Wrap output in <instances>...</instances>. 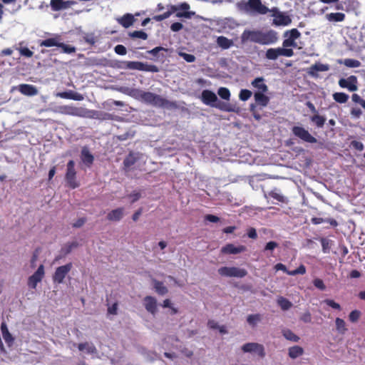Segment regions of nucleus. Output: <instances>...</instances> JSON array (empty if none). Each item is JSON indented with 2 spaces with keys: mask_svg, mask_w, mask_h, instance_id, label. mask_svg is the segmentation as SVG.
Returning <instances> with one entry per match:
<instances>
[{
  "mask_svg": "<svg viewBox=\"0 0 365 365\" xmlns=\"http://www.w3.org/2000/svg\"><path fill=\"white\" fill-rule=\"evenodd\" d=\"M351 145L354 149L360 151L363 150L364 148V144L361 142L357 140H353L351 143Z\"/></svg>",
  "mask_w": 365,
  "mask_h": 365,
  "instance_id": "64",
  "label": "nucleus"
},
{
  "mask_svg": "<svg viewBox=\"0 0 365 365\" xmlns=\"http://www.w3.org/2000/svg\"><path fill=\"white\" fill-rule=\"evenodd\" d=\"M251 85L256 89L255 93H267L268 87L264 83V78L263 77H257L255 78L252 82Z\"/></svg>",
  "mask_w": 365,
  "mask_h": 365,
  "instance_id": "19",
  "label": "nucleus"
},
{
  "mask_svg": "<svg viewBox=\"0 0 365 365\" xmlns=\"http://www.w3.org/2000/svg\"><path fill=\"white\" fill-rule=\"evenodd\" d=\"M19 91L21 93L28 96H34L38 93L37 88L34 86L30 84L19 85Z\"/></svg>",
  "mask_w": 365,
  "mask_h": 365,
  "instance_id": "21",
  "label": "nucleus"
},
{
  "mask_svg": "<svg viewBox=\"0 0 365 365\" xmlns=\"http://www.w3.org/2000/svg\"><path fill=\"white\" fill-rule=\"evenodd\" d=\"M310 119L318 128H322L326 121V118L324 116L318 114L312 116Z\"/></svg>",
  "mask_w": 365,
  "mask_h": 365,
  "instance_id": "43",
  "label": "nucleus"
},
{
  "mask_svg": "<svg viewBox=\"0 0 365 365\" xmlns=\"http://www.w3.org/2000/svg\"><path fill=\"white\" fill-rule=\"evenodd\" d=\"M114 51L117 54L120 56H124L127 53L126 48L121 44L115 46L114 48Z\"/></svg>",
  "mask_w": 365,
  "mask_h": 365,
  "instance_id": "59",
  "label": "nucleus"
},
{
  "mask_svg": "<svg viewBox=\"0 0 365 365\" xmlns=\"http://www.w3.org/2000/svg\"><path fill=\"white\" fill-rule=\"evenodd\" d=\"M168 7L170 9L171 14L176 13L178 18L190 19L195 15V12L189 11L190 5L186 2H182L176 5H169Z\"/></svg>",
  "mask_w": 365,
  "mask_h": 365,
  "instance_id": "4",
  "label": "nucleus"
},
{
  "mask_svg": "<svg viewBox=\"0 0 365 365\" xmlns=\"http://www.w3.org/2000/svg\"><path fill=\"white\" fill-rule=\"evenodd\" d=\"M81 159L86 165L90 167L93 164L94 158L89 151L88 148L83 147L81 153Z\"/></svg>",
  "mask_w": 365,
  "mask_h": 365,
  "instance_id": "23",
  "label": "nucleus"
},
{
  "mask_svg": "<svg viewBox=\"0 0 365 365\" xmlns=\"http://www.w3.org/2000/svg\"><path fill=\"white\" fill-rule=\"evenodd\" d=\"M336 328L339 333L344 334L347 329L346 327L345 322L341 318H336L335 320Z\"/></svg>",
  "mask_w": 365,
  "mask_h": 365,
  "instance_id": "42",
  "label": "nucleus"
},
{
  "mask_svg": "<svg viewBox=\"0 0 365 365\" xmlns=\"http://www.w3.org/2000/svg\"><path fill=\"white\" fill-rule=\"evenodd\" d=\"M129 95L136 100L158 108H168L172 103L160 95L140 89H131Z\"/></svg>",
  "mask_w": 365,
  "mask_h": 365,
  "instance_id": "1",
  "label": "nucleus"
},
{
  "mask_svg": "<svg viewBox=\"0 0 365 365\" xmlns=\"http://www.w3.org/2000/svg\"><path fill=\"white\" fill-rule=\"evenodd\" d=\"M219 96L225 101H229L230 99L231 93L230 90L225 87H220L217 90Z\"/></svg>",
  "mask_w": 365,
  "mask_h": 365,
  "instance_id": "40",
  "label": "nucleus"
},
{
  "mask_svg": "<svg viewBox=\"0 0 365 365\" xmlns=\"http://www.w3.org/2000/svg\"><path fill=\"white\" fill-rule=\"evenodd\" d=\"M300 320L304 323H310L312 322V315L309 311L303 313L300 317Z\"/></svg>",
  "mask_w": 365,
  "mask_h": 365,
  "instance_id": "61",
  "label": "nucleus"
},
{
  "mask_svg": "<svg viewBox=\"0 0 365 365\" xmlns=\"http://www.w3.org/2000/svg\"><path fill=\"white\" fill-rule=\"evenodd\" d=\"M345 14L343 13H330L327 15V19L329 21L340 22L343 21Z\"/></svg>",
  "mask_w": 365,
  "mask_h": 365,
  "instance_id": "35",
  "label": "nucleus"
},
{
  "mask_svg": "<svg viewBox=\"0 0 365 365\" xmlns=\"http://www.w3.org/2000/svg\"><path fill=\"white\" fill-rule=\"evenodd\" d=\"M143 71L157 73L159 71V69L155 65L145 63Z\"/></svg>",
  "mask_w": 365,
  "mask_h": 365,
  "instance_id": "60",
  "label": "nucleus"
},
{
  "mask_svg": "<svg viewBox=\"0 0 365 365\" xmlns=\"http://www.w3.org/2000/svg\"><path fill=\"white\" fill-rule=\"evenodd\" d=\"M294 55V51L292 48L287 47L270 48L267 50L265 53V58L268 60L274 61L279 56L291 57Z\"/></svg>",
  "mask_w": 365,
  "mask_h": 365,
  "instance_id": "6",
  "label": "nucleus"
},
{
  "mask_svg": "<svg viewBox=\"0 0 365 365\" xmlns=\"http://www.w3.org/2000/svg\"><path fill=\"white\" fill-rule=\"evenodd\" d=\"M246 250V247L244 245L235 246L233 244H227L222 247L221 252L223 254L236 255L243 252Z\"/></svg>",
  "mask_w": 365,
  "mask_h": 365,
  "instance_id": "18",
  "label": "nucleus"
},
{
  "mask_svg": "<svg viewBox=\"0 0 365 365\" xmlns=\"http://www.w3.org/2000/svg\"><path fill=\"white\" fill-rule=\"evenodd\" d=\"M75 163L73 160H69L67 163V170L66 173V180L71 188H76L78 186L76 182Z\"/></svg>",
  "mask_w": 365,
  "mask_h": 365,
  "instance_id": "13",
  "label": "nucleus"
},
{
  "mask_svg": "<svg viewBox=\"0 0 365 365\" xmlns=\"http://www.w3.org/2000/svg\"><path fill=\"white\" fill-rule=\"evenodd\" d=\"M216 43L222 49H228L234 45V42L232 39H229L223 36H218Z\"/></svg>",
  "mask_w": 365,
  "mask_h": 365,
  "instance_id": "26",
  "label": "nucleus"
},
{
  "mask_svg": "<svg viewBox=\"0 0 365 365\" xmlns=\"http://www.w3.org/2000/svg\"><path fill=\"white\" fill-rule=\"evenodd\" d=\"M261 31L246 29L241 35L242 43L247 41L259 43Z\"/></svg>",
  "mask_w": 365,
  "mask_h": 365,
  "instance_id": "16",
  "label": "nucleus"
},
{
  "mask_svg": "<svg viewBox=\"0 0 365 365\" xmlns=\"http://www.w3.org/2000/svg\"><path fill=\"white\" fill-rule=\"evenodd\" d=\"M304 354V349L302 347L299 346H293L289 348L288 349V354L289 356L292 359H295L298 358L299 356H302Z\"/></svg>",
  "mask_w": 365,
  "mask_h": 365,
  "instance_id": "32",
  "label": "nucleus"
},
{
  "mask_svg": "<svg viewBox=\"0 0 365 365\" xmlns=\"http://www.w3.org/2000/svg\"><path fill=\"white\" fill-rule=\"evenodd\" d=\"M361 315V312L358 310H354L350 312L349 315V320L351 322H356L359 320Z\"/></svg>",
  "mask_w": 365,
  "mask_h": 365,
  "instance_id": "55",
  "label": "nucleus"
},
{
  "mask_svg": "<svg viewBox=\"0 0 365 365\" xmlns=\"http://www.w3.org/2000/svg\"><path fill=\"white\" fill-rule=\"evenodd\" d=\"M124 215V209L119 207L111 210L107 215V219L110 221H120Z\"/></svg>",
  "mask_w": 365,
  "mask_h": 365,
  "instance_id": "24",
  "label": "nucleus"
},
{
  "mask_svg": "<svg viewBox=\"0 0 365 365\" xmlns=\"http://www.w3.org/2000/svg\"><path fill=\"white\" fill-rule=\"evenodd\" d=\"M72 264L68 263L65 265L60 266L56 268L53 275V281L54 283L61 284L63 282L66 276L68 274V272L72 269Z\"/></svg>",
  "mask_w": 365,
  "mask_h": 365,
  "instance_id": "11",
  "label": "nucleus"
},
{
  "mask_svg": "<svg viewBox=\"0 0 365 365\" xmlns=\"http://www.w3.org/2000/svg\"><path fill=\"white\" fill-rule=\"evenodd\" d=\"M279 244L274 241L268 242L264 248V252H270V256H272V252L278 247Z\"/></svg>",
  "mask_w": 365,
  "mask_h": 365,
  "instance_id": "48",
  "label": "nucleus"
},
{
  "mask_svg": "<svg viewBox=\"0 0 365 365\" xmlns=\"http://www.w3.org/2000/svg\"><path fill=\"white\" fill-rule=\"evenodd\" d=\"M322 251L324 253H329L331 250V241L327 238L322 237L321 240Z\"/></svg>",
  "mask_w": 365,
  "mask_h": 365,
  "instance_id": "47",
  "label": "nucleus"
},
{
  "mask_svg": "<svg viewBox=\"0 0 365 365\" xmlns=\"http://www.w3.org/2000/svg\"><path fill=\"white\" fill-rule=\"evenodd\" d=\"M129 36L131 38H138L143 40L147 39L148 34L143 31H135L129 34Z\"/></svg>",
  "mask_w": 365,
  "mask_h": 365,
  "instance_id": "49",
  "label": "nucleus"
},
{
  "mask_svg": "<svg viewBox=\"0 0 365 365\" xmlns=\"http://www.w3.org/2000/svg\"><path fill=\"white\" fill-rule=\"evenodd\" d=\"M277 304L284 311L289 309L292 306L291 302H289L288 299L282 297L278 298Z\"/></svg>",
  "mask_w": 365,
  "mask_h": 365,
  "instance_id": "39",
  "label": "nucleus"
},
{
  "mask_svg": "<svg viewBox=\"0 0 365 365\" xmlns=\"http://www.w3.org/2000/svg\"><path fill=\"white\" fill-rule=\"evenodd\" d=\"M51 7L53 11H59L66 8V3L63 0H51Z\"/></svg>",
  "mask_w": 365,
  "mask_h": 365,
  "instance_id": "36",
  "label": "nucleus"
},
{
  "mask_svg": "<svg viewBox=\"0 0 365 365\" xmlns=\"http://www.w3.org/2000/svg\"><path fill=\"white\" fill-rule=\"evenodd\" d=\"M171 16V12L170 9L166 11L165 13L160 14V15H156L153 17V19L156 21H161L163 20H165L168 18H169Z\"/></svg>",
  "mask_w": 365,
  "mask_h": 365,
  "instance_id": "53",
  "label": "nucleus"
},
{
  "mask_svg": "<svg viewBox=\"0 0 365 365\" xmlns=\"http://www.w3.org/2000/svg\"><path fill=\"white\" fill-rule=\"evenodd\" d=\"M252 93L247 89H242L239 94V98L242 101H246L252 96Z\"/></svg>",
  "mask_w": 365,
  "mask_h": 365,
  "instance_id": "50",
  "label": "nucleus"
},
{
  "mask_svg": "<svg viewBox=\"0 0 365 365\" xmlns=\"http://www.w3.org/2000/svg\"><path fill=\"white\" fill-rule=\"evenodd\" d=\"M261 321V316L259 314H250L247 317V323L255 327Z\"/></svg>",
  "mask_w": 365,
  "mask_h": 365,
  "instance_id": "41",
  "label": "nucleus"
},
{
  "mask_svg": "<svg viewBox=\"0 0 365 365\" xmlns=\"http://www.w3.org/2000/svg\"><path fill=\"white\" fill-rule=\"evenodd\" d=\"M44 266L41 264L37 270L29 277L28 279V287L31 289H36L38 283L41 282L44 277Z\"/></svg>",
  "mask_w": 365,
  "mask_h": 365,
  "instance_id": "12",
  "label": "nucleus"
},
{
  "mask_svg": "<svg viewBox=\"0 0 365 365\" xmlns=\"http://www.w3.org/2000/svg\"><path fill=\"white\" fill-rule=\"evenodd\" d=\"M300 32L297 29H292L290 31H287L284 33L285 37H288L295 41L300 37Z\"/></svg>",
  "mask_w": 365,
  "mask_h": 365,
  "instance_id": "46",
  "label": "nucleus"
},
{
  "mask_svg": "<svg viewBox=\"0 0 365 365\" xmlns=\"http://www.w3.org/2000/svg\"><path fill=\"white\" fill-rule=\"evenodd\" d=\"M56 96L60 97L61 98L71 100L72 91H65V92L58 93H56Z\"/></svg>",
  "mask_w": 365,
  "mask_h": 365,
  "instance_id": "63",
  "label": "nucleus"
},
{
  "mask_svg": "<svg viewBox=\"0 0 365 365\" xmlns=\"http://www.w3.org/2000/svg\"><path fill=\"white\" fill-rule=\"evenodd\" d=\"M56 112L63 115H68L72 116H78L81 118H96L97 113L93 111H89L88 109L83 108H77L72 106H59Z\"/></svg>",
  "mask_w": 365,
  "mask_h": 365,
  "instance_id": "3",
  "label": "nucleus"
},
{
  "mask_svg": "<svg viewBox=\"0 0 365 365\" xmlns=\"http://www.w3.org/2000/svg\"><path fill=\"white\" fill-rule=\"evenodd\" d=\"M266 93H255L254 98L255 102L262 106L265 107L268 105L269 102V98L265 95Z\"/></svg>",
  "mask_w": 365,
  "mask_h": 365,
  "instance_id": "28",
  "label": "nucleus"
},
{
  "mask_svg": "<svg viewBox=\"0 0 365 365\" xmlns=\"http://www.w3.org/2000/svg\"><path fill=\"white\" fill-rule=\"evenodd\" d=\"M89 111H93V112L97 113L98 117L93 118V119H101V120H113L114 119L113 115L108 113H103V112H99V111L94 110H89Z\"/></svg>",
  "mask_w": 365,
  "mask_h": 365,
  "instance_id": "45",
  "label": "nucleus"
},
{
  "mask_svg": "<svg viewBox=\"0 0 365 365\" xmlns=\"http://www.w3.org/2000/svg\"><path fill=\"white\" fill-rule=\"evenodd\" d=\"M269 13L273 17V24L275 26H287L291 22V18L286 14L279 11L277 8H272L270 9Z\"/></svg>",
  "mask_w": 365,
  "mask_h": 365,
  "instance_id": "9",
  "label": "nucleus"
},
{
  "mask_svg": "<svg viewBox=\"0 0 365 365\" xmlns=\"http://www.w3.org/2000/svg\"><path fill=\"white\" fill-rule=\"evenodd\" d=\"M328 64H323L322 63H316L310 67L309 74L312 76H317V73L319 71H327L329 70Z\"/></svg>",
  "mask_w": 365,
  "mask_h": 365,
  "instance_id": "27",
  "label": "nucleus"
},
{
  "mask_svg": "<svg viewBox=\"0 0 365 365\" xmlns=\"http://www.w3.org/2000/svg\"><path fill=\"white\" fill-rule=\"evenodd\" d=\"M20 54L23 56L30 58L33 56V52L30 51L27 47H20L18 48Z\"/></svg>",
  "mask_w": 365,
  "mask_h": 365,
  "instance_id": "58",
  "label": "nucleus"
},
{
  "mask_svg": "<svg viewBox=\"0 0 365 365\" xmlns=\"http://www.w3.org/2000/svg\"><path fill=\"white\" fill-rule=\"evenodd\" d=\"M201 100L204 104L217 108L222 111H235V107L234 106L229 103L219 101L217 95L210 90H204L202 92Z\"/></svg>",
  "mask_w": 365,
  "mask_h": 365,
  "instance_id": "2",
  "label": "nucleus"
},
{
  "mask_svg": "<svg viewBox=\"0 0 365 365\" xmlns=\"http://www.w3.org/2000/svg\"><path fill=\"white\" fill-rule=\"evenodd\" d=\"M58 47L61 48L63 50V52L66 53H71L75 52V51H76L74 47L68 46L61 42H60V45Z\"/></svg>",
  "mask_w": 365,
  "mask_h": 365,
  "instance_id": "56",
  "label": "nucleus"
},
{
  "mask_svg": "<svg viewBox=\"0 0 365 365\" xmlns=\"http://www.w3.org/2000/svg\"><path fill=\"white\" fill-rule=\"evenodd\" d=\"M286 38H285L282 42V46L287 47L288 48H290L289 47L296 48L297 46V44L295 41H294L288 37H286Z\"/></svg>",
  "mask_w": 365,
  "mask_h": 365,
  "instance_id": "52",
  "label": "nucleus"
},
{
  "mask_svg": "<svg viewBox=\"0 0 365 365\" xmlns=\"http://www.w3.org/2000/svg\"><path fill=\"white\" fill-rule=\"evenodd\" d=\"M125 66L123 68L130 69L143 71L144 70L145 63L140 61H125L124 62Z\"/></svg>",
  "mask_w": 365,
  "mask_h": 365,
  "instance_id": "33",
  "label": "nucleus"
},
{
  "mask_svg": "<svg viewBox=\"0 0 365 365\" xmlns=\"http://www.w3.org/2000/svg\"><path fill=\"white\" fill-rule=\"evenodd\" d=\"M143 305L145 309L153 315L157 313L158 304L157 300L154 297L150 296L145 297L143 299Z\"/></svg>",
  "mask_w": 365,
  "mask_h": 365,
  "instance_id": "17",
  "label": "nucleus"
},
{
  "mask_svg": "<svg viewBox=\"0 0 365 365\" xmlns=\"http://www.w3.org/2000/svg\"><path fill=\"white\" fill-rule=\"evenodd\" d=\"M324 303H325L327 305H328L329 307H330L333 309H338V310L341 309L340 304L336 303V302H334L333 299H327L324 300Z\"/></svg>",
  "mask_w": 365,
  "mask_h": 365,
  "instance_id": "57",
  "label": "nucleus"
},
{
  "mask_svg": "<svg viewBox=\"0 0 365 365\" xmlns=\"http://www.w3.org/2000/svg\"><path fill=\"white\" fill-rule=\"evenodd\" d=\"M138 159V154L130 153L123 161L124 170L127 172L136 163Z\"/></svg>",
  "mask_w": 365,
  "mask_h": 365,
  "instance_id": "25",
  "label": "nucleus"
},
{
  "mask_svg": "<svg viewBox=\"0 0 365 365\" xmlns=\"http://www.w3.org/2000/svg\"><path fill=\"white\" fill-rule=\"evenodd\" d=\"M1 330L2 332L3 339L8 346H11L13 344L14 338L9 333L6 324L3 322L1 325Z\"/></svg>",
  "mask_w": 365,
  "mask_h": 365,
  "instance_id": "29",
  "label": "nucleus"
},
{
  "mask_svg": "<svg viewBox=\"0 0 365 365\" xmlns=\"http://www.w3.org/2000/svg\"><path fill=\"white\" fill-rule=\"evenodd\" d=\"M218 273L222 277L242 278L247 274L245 269L237 267H222L218 269Z\"/></svg>",
  "mask_w": 365,
  "mask_h": 365,
  "instance_id": "7",
  "label": "nucleus"
},
{
  "mask_svg": "<svg viewBox=\"0 0 365 365\" xmlns=\"http://www.w3.org/2000/svg\"><path fill=\"white\" fill-rule=\"evenodd\" d=\"M333 99L339 103H345L349 100V95L342 92H336L332 95Z\"/></svg>",
  "mask_w": 365,
  "mask_h": 365,
  "instance_id": "34",
  "label": "nucleus"
},
{
  "mask_svg": "<svg viewBox=\"0 0 365 365\" xmlns=\"http://www.w3.org/2000/svg\"><path fill=\"white\" fill-rule=\"evenodd\" d=\"M348 68H359L361 63L359 61L353 58H345L343 61L340 62Z\"/></svg>",
  "mask_w": 365,
  "mask_h": 365,
  "instance_id": "38",
  "label": "nucleus"
},
{
  "mask_svg": "<svg viewBox=\"0 0 365 365\" xmlns=\"http://www.w3.org/2000/svg\"><path fill=\"white\" fill-rule=\"evenodd\" d=\"M282 335L286 339L291 341L297 342L299 340V337L289 329L283 330Z\"/></svg>",
  "mask_w": 365,
  "mask_h": 365,
  "instance_id": "37",
  "label": "nucleus"
},
{
  "mask_svg": "<svg viewBox=\"0 0 365 365\" xmlns=\"http://www.w3.org/2000/svg\"><path fill=\"white\" fill-rule=\"evenodd\" d=\"M118 23L124 28H128L133 25L134 22V17L132 14H127L118 19Z\"/></svg>",
  "mask_w": 365,
  "mask_h": 365,
  "instance_id": "31",
  "label": "nucleus"
},
{
  "mask_svg": "<svg viewBox=\"0 0 365 365\" xmlns=\"http://www.w3.org/2000/svg\"><path fill=\"white\" fill-rule=\"evenodd\" d=\"M179 55L187 62L192 63L195 61V57L192 54L180 52Z\"/></svg>",
  "mask_w": 365,
  "mask_h": 365,
  "instance_id": "54",
  "label": "nucleus"
},
{
  "mask_svg": "<svg viewBox=\"0 0 365 365\" xmlns=\"http://www.w3.org/2000/svg\"><path fill=\"white\" fill-rule=\"evenodd\" d=\"M78 349L87 354L96 355L98 354L96 347L91 342L80 343L78 344Z\"/></svg>",
  "mask_w": 365,
  "mask_h": 365,
  "instance_id": "20",
  "label": "nucleus"
},
{
  "mask_svg": "<svg viewBox=\"0 0 365 365\" xmlns=\"http://www.w3.org/2000/svg\"><path fill=\"white\" fill-rule=\"evenodd\" d=\"M154 288L155 291L160 295H163L168 292V289L160 282L154 281Z\"/></svg>",
  "mask_w": 365,
  "mask_h": 365,
  "instance_id": "44",
  "label": "nucleus"
},
{
  "mask_svg": "<svg viewBox=\"0 0 365 365\" xmlns=\"http://www.w3.org/2000/svg\"><path fill=\"white\" fill-rule=\"evenodd\" d=\"M292 133L303 142L308 143H315L317 140L314 137L308 130L302 125H294L292 128Z\"/></svg>",
  "mask_w": 365,
  "mask_h": 365,
  "instance_id": "5",
  "label": "nucleus"
},
{
  "mask_svg": "<svg viewBox=\"0 0 365 365\" xmlns=\"http://www.w3.org/2000/svg\"><path fill=\"white\" fill-rule=\"evenodd\" d=\"M278 39L277 34L273 30L261 31L259 44L269 45L274 43Z\"/></svg>",
  "mask_w": 365,
  "mask_h": 365,
  "instance_id": "15",
  "label": "nucleus"
},
{
  "mask_svg": "<svg viewBox=\"0 0 365 365\" xmlns=\"http://www.w3.org/2000/svg\"><path fill=\"white\" fill-rule=\"evenodd\" d=\"M218 25L222 29V32H227L228 30L234 29L237 26V24L234 19L226 18L221 20Z\"/></svg>",
  "mask_w": 365,
  "mask_h": 365,
  "instance_id": "22",
  "label": "nucleus"
},
{
  "mask_svg": "<svg viewBox=\"0 0 365 365\" xmlns=\"http://www.w3.org/2000/svg\"><path fill=\"white\" fill-rule=\"evenodd\" d=\"M358 81L355 76H350L346 78H341L339 85L342 88H346L349 91H356L358 89Z\"/></svg>",
  "mask_w": 365,
  "mask_h": 365,
  "instance_id": "14",
  "label": "nucleus"
},
{
  "mask_svg": "<svg viewBox=\"0 0 365 365\" xmlns=\"http://www.w3.org/2000/svg\"><path fill=\"white\" fill-rule=\"evenodd\" d=\"M245 9L255 14H266L270 11L261 0H248L245 4Z\"/></svg>",
  "mask_w": 365,
  "mask_h": 365,
  "instance_id": "8",
  "label": "nucleus"
},
{
  "mask_svg": "<svg viewBox=\"0 0 365 365\" xmlns=\"http://www.w3.org/2000/svg\"><path fill=\"white\" fill-rule=\"evenodd\" d=\"M305 273H306V267L304 265L301 264L297 269L290 271V272L288 273V275L294 276L297 274H304Z\"/></svg>",
  "mask_w": 365,
  "mask_h": 365,
  "instance_id": "51",
  "label": "nucleus"
},
{
  "mask_svg": "<svg viewBox=\"0 0 365 365\" xmlns=\"http://www.w3.org/2000/svg\"><path fill=\"white\" fill-rule=\"evenodd\" d=\"M314 285L320 290H324L326 289V286L321 279H315L313 282Z\"/></svg>",
  "mask_w": 365,
  "mask_h": 365,
  "instance_id": "62",
  "label": "nucleus"
},
{
  "mask_svg": "<svg viewBox=\"0 0 365 365\" xmlns=\"http://www.w3.org/2000/svg\"><path fill=\"white\" fill-rule=\"evenodd\" d=\"M61 39L58 36L47 38L40 41L39 45L45 47L57 46L60 45Z\"/></svg>",
  "mask_w": 365,
  "mask_h": 365,
  "instance_id": "30",
  "label": "nucleus"
},
{
  "mask_svg": "<svg viewBox=\"0 0 365 365\" xmlns=\"http://www.w3.org/2000/svg\"><path fill=\"white\" fill-rule=\"evenodd\" d=\"M241 349L244 353L256 354L261 358L266 355L264 346L256 342L246 343L242 346Z\"/></svg>",
  "mask_w": 365,
  "mask_h": 365,
  "instance_id": "10",
  "label": "nucleus"
}]
</instances>
